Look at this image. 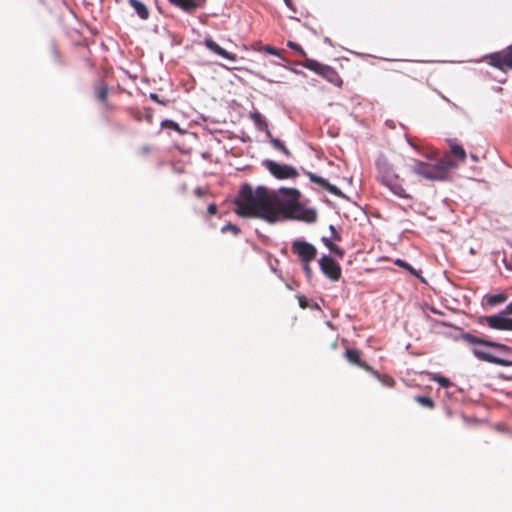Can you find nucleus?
<instances>
[{
  "mask_svg": "<svg viewBox=\"0 0 512 512\" xmlns=\"http://www.w3.org/2000/svg\"><path fill=\"white\" fill-rule=\"evenodd\" d=\"M194 194L197 195L198 197H202L207 194V190L198 187L194 190Z\"/></svg>",
  "mask_w": 512,
  "mask_h": 512,
  "instance_id": "36",
  "label": "nucleus"
},
{
  "mask_svg": "<svg viewBox=\"0 0 512 512\" xmlns=\"http://www.w3.org/2000/svg\"><path fill=\"white\" fill-rule=\"evenodd\" d=\"M470 158H471L474 162H478V161H479V157H478L476 154H474V153H471V154H470Z\"/></svg>",
  "mask_w": 512,
  "mask_h": 512,
  "instance_id": "39",
  "label": "nucleus"
},
{
  "mask_svg": "<svg viewBox=\"0 0 512 512\" xmlns=\"http://www.w3.org/2000/svg\"><path fill=\"white\" fill-rule=\"evenodd\" d=\"M330 230L332 232V238L335 240V241H340L341 240V236L340 234L336 231L335 227L334 226H330Z\"/></svg>",
  "mask_w": 512,
  "mask_h": 512,
  "instance_id": "34",
  "label": "nucleus"
},
{
  "mask_svg": "<svg viewBox=\"0 0 512 512\" xmlns=\"http://www.w3.org/2000/svg\"><path fill=\"white\" fill-rule=\"evenodd\" d=\"M506 267H507L508 269H511V268H512V256L510 257L509 262H506Z\"/></svg>",
  "mask_w": 512,
  "mask_h": 512,
  "instance_id": "40",
  "label": "nucleus"
},
{
  "mask_svg": "<svg viewBox=\"0 0 512 512\" xmlns=\"http://www.w3.org/2000/svg\"><path fill=\"white\" fill-rule=\"evenodd\" d=\"M415 401L429 409H432L435 406L433 399L428 396H416Z\"/></svg>",
  "mask_w": 512,
  "mask_h": 512,
  "instance_id": "25",
  "label": "nucleus"
},
{
  "mask_svg": "<svg viewBox=\"0 0 512 512\" xmlns=\"http://www.w3.org/2000/svg\"><path fill=\"white\" fill-rule=\"evenodd\" d=\"M484 59L489 65L501 71L512 70V45L501 51L486 55Z\"/></svg>",
  "mask_w": 512,
  "mask_h": 512,
  "instance_id": "5",
  "label": "nucleus"
},
{
  "mask_svg": "<svg viewBox=\"0 0 512 512\" xmlns=\"http://www.w3.org/2000/svg\"><path fill=\"white\" fill-rule=\"evenodd\" d=\"M306 174L313 183L320 185L323 189L327 190L331 194L338 196V197L343 196V193L341 192V190L338 187H336L335 185L330 184L326 179H324L320 176H317L316 174H314L312 172H307Z\"/></svg>",
  "mask_w": 512,
  "mask_h": 512,
  "instance_id": "12",
  "label": "nucleus"
},
{
  "mask_svg": "<svg viewBox=\"0 0 512 512\" xmlns=\"http://www.w3.org/2000/svg\"><path fill=\"white\" fill-rule=\"evenodd\" d=\"M503 313H505V315L506 314H512V303H510V304H508L506 306V309H505V311Z\"/></svg>",
  "mask_w": 512,
  "mask_h": 512,
  "instance_id": "38",
  "label": "nucleus"
},
{
  "mask_svg": "<svg viewBox=\"0 0 512 512\" xmlns=\"http://www.w3.org/2000/svg\"><path fill=\"white\" fill-rule=\"evenodd\" d=\"M301 65H302L303 67H305V68H307V69H309V70H311V71H313V72H315V73L319 74V75H321V74H322L323 70H324V69H325V67L327 66V65H324V64H322V63H320V62H318V61H316V60L308 59V58H307V59H305V61H304V62H302V64H301Z\"/></svg>",
  "mask_w": 512,
  "mask_h": 512,
  "instance_id": "19",
  "label": "nucleus"
},
{
  "mask_svg": "<svg viewBox=\"0 0 512 512\" xmlns=\"http://www.w3.org/2000/svg\"><path fill=\"white\" fill-rule=\"evenodd\" d=\"M394 263L401 267V268H404L405 270L409 271L412 275L416 276V277H420V274L418 271H416L409 263H407L406 261L402 260V259H396L394 261Z\"/></svg>",
  "mask_w": 512,
  "mask_h": 512,
  "instance_id": "24",
  "label": "nucleus"
},
{
  "mask_svg": "<svg viewBox=\"0 0 512 512\" xmlns=\"http://www.w3.org/2000/svg\"><path fill=\"white\" fill-rule=\"evenodd\" d=\"M284 1H285L287 6L291 7V0H284Z\"/></svg>",
  "mask_w": 512,
  "mask_h": 512,
  "instance_id": "41",
  "label": "nucleus"
},
{
  "mask_svg": "<svg viewBox=\"0 0 512 512\" xmlns=\"http://www.w3.org/2000/svg\"><path fill=\"white\" fill-rule=\"evenodd\" d=\"M344 357L350 364L364 369L374 377H379V372L361 359V351L353 348H347L345 350Z\"/></svg>",
  "mask_w": 512,
  "mask_h": 512,
  "instance_id": "9",
  "label": "nucleus"
},
{
  "mask_svg": "<svg viewBox=\"0 0 512 512\" xmlns=\"http://www.w3.org/2000/svg\"><path fill=\"white\" fill-rule=\"evenodd\" d=\"M322 241L325 244V246L330 250L331 253L337 255L340 258H342L344 256V251L340 247H338L336 244L331 242L329 239L324 237L322 239Z\"/></svg>",
  "mask_w": 512,
  "mask_h": 512,
  "instance_id": "21",
  "label": "nucleus"
},
{
  "mask_svg": "<svg viewBox=\"0 0 512 512\" xmlns=\"http://www.w3.org/2000/svg\"><path fill=\"white\" fill-rule=\"evenodd\" d=\"M462 339L469 343V344H480L486 347H491L497 349L501 354H503L505 357L495 356L487 351H484L482 349L474 348L473 354L475 357L481 361H485L488 363H492L499 366H512V359L510 356H512V347L507 346L505 344L486 340L484 338H480L477 336H474L470 333H464L462 334Z\"/></svg>",
  "mask_w": 512,
  "mask_h": 512,
  "instance_id": "2",
  "label": "nucleus"
},
{
  "mask_svg": "<svg viewBox=\"0 0 512 512\" xmlns=\"http://www.w3.org/2000/svg\"><path fill=\"white\" fill-rule=\"evenodd\" d=\"M128 3L142 20L149 18V10L143 2L139 0H128Z\"/></svg>",
  "mask_w": 512,
  "mask_h": 512,
  "instance_id": "18",
  "label": "nucleus"
},
{
  "mask_svg": "<svg viewBox=\"0 0 512 512\" xmlns=\"http://www.w3.org/2000/svg\"><path fill=\"white\" fill-rule=\"evenodd\" d=\"M250 117L258 130L265 131L267 137H271V132L268 128V123L261 113L254 112L251 114Z\"/></svg>",
  "mask_w": 512,
  "mask_h": 512,
  "instance_id": "17",
  "label": "nucleus"
},
{
  "mask_svg": "<svg viewBox=\"0 0 512 512\" xmlns=\"http://www.w3.org/2000/svg\"><path fill=\"white\" fill-rule=\"evenodd\" d=\"M108 90H109L108 85L102 80L98 81L94 85V93H95L96 99L99 102H101L102 104H104V106L106 108H108V103H107Z\"/></svg>",
  "mask_w": 512,
  "mask_h": 512,
  "instance_id": "15",
  "label": "nucleus"
},
{
  "mask_svg": "<svg viewBox=\"0 0 512 512\" xmlns=\"http://www.w3.org/2000/svg\"><path fill=\"white\" fill-rule=\"evenodd\" d=\"M451 159L456 161L458 164L463 163L466 160L467 154L462 145L458 144L456 140H449Z\"/></svg>",
  "mask_w": 512,
  "mask_h": 512,
  "instance_id": "14",
  "label": "nucleus"
},
{
  "mask_svg": "<svg viewBox=\"0 0 512 512\" xmlns=\"http://www.w3.org/2000/svg\"><path fill=\"white\" fill-rule=\"evenodd\" d=\"M303 270L306 273L308 278L312 277L313 272H312V269L310 267V262H303Z\"/></svg>",
  "mask_w": 512,
  "mask_h": 512,
  "instance_id": "32",
  "label": "nucleus"
},
{
  "mask_svg": "<svg viewBox=\"0 0 512 512\" xmlns=\"http://www.w3.org/2000/svg\"><path fill=\"white\" fill-rule=\"evenodd\" d=\"M206 1L207 0H168L171 5L187 13H192L199 8H203Z\"/></svg>",
  "mask_w": 512,
  "mask_h": 512,
  "instance_id": "11",
  "label": "nucleus"
},
{
  "mask_svg": "<svg viewBox=\"0 0 512 512\" xmlns=\"http://www.w3.org/2000/svg\"><path fill=\"white\" fill-rule=\"evenodd\" d=\"M207 211L210 215H215L218 211V207L215 203H212L208 206Z\"/></svg>",
  "mask_w": 512,
  "mask_h": 512,
  "instance_id": "33",
  "label": "nucleus"
},
{
  "mask_svg": "<svg viewBox=\"0 0 512 512\" xmlns=\"http://www.w3.org/2000/svg\"><path fill=\"white\" fill-rule=\"evenodd\" d=\"M291 250L302 262H311L317 255V250L312 244L301 240L294 241Z\"/></svg>",
  "mask_w": 512,
  "mask_h": 512,
  "instance_id": "7",
  "label": "nucleus"
},
{
  "mask_svg": "<svg viewBox=\"0 0 512 512\" xmlns=\"http://www.w3.org/2000/svg\"><path fill=\"white\" fill-rule=\"evenodd\" d=\"M383 385L387 387H393L395 384V380L389 375H380L376 377Z\"/></svg>",
  "mask_w": 512,
  "mask_h": 512,
  "instance_id": "28",
  "label": "nucleus"
},
{
  "mask_svg": "<svg viewBox=\"0 0 512 512\" xmlns=\"http://www.w3.org/2000/svg\"><path fill=\"white\" fill-rule=\"evenodd\" d=\"M431 380L437 382L443 388H449L452 385L451 381L448 378L437 374L433 375L431 377Z\"/></svg>",
  "mask_w": 512,
  "mask_h": 512,
  "instance_id": "26",
  "label": "nucleus"
},
{
  "mask_svg": "<svg viewBox=\"0 0 512 512\" xmlns=\"http://www.w3.org/2000/svg\"><path fill=\"white\" fill-rule=\"evenodd\" d=\"M270 139L271 144L273 147L279 151H281L286 157H291V152L287 147L284 145V143L279 140L278 138H274L272 135L271 137H268Z\"/></svg>",
  "mask_w": 512,
  "mask_h": 512,
  "instance_id": "20",
  "label": "nucleus"
},
{
  "mask_svg": "<svg viewBox=\"0 0 512 512\" xmlns=\"http://www.w3.org/2000/svg\"><path fill=\"white\" fill-rule=\"evenodd\" d=\"M151 151L150 147L149 146H144L141 148V152L144 154V155H147L149 154Z\"/></svg>",
  "mask_w": 512,
  "mask_h": 512,
  "instance_id": "37",
  "label": "nucleus"
},
{
  "mask_svg": "<svg viewBox=\"0 0 512 512\" xmlns=\"http://www.w3.org/2000/svg\"><path fill=\"white\" fill-rule=\"evenodd\" d=\"M321 76L326 79L328 82H330L331 84L337 86V87H341L342 84H343V80L342 78L340 77V75L338 74V72L332 68L331 66H326L325 69L323 70Z\"/></svg>",
  "mask_w": 512,
  "mask_h": 512,
  "instance_id": "16",
  "label": "nucleus"
},
{
  "mask_svg": "<svg viewBox=\"0 0 512 512\" xmlns=\"http://www.w3.org/2000/svg\"><path fill=\"white\" fill-rule=\"evenodd\" d=\"M263 165L277 179H289L296 178L298 176V171L290 165H281L269 159L264 160Z\"/></svg>",
  "mask_w": 512,
  "mask_h": 512,
  "instance_id": "6",
  "label": "nucleus"
},
{
  "mask_svg": "<svg viewBox=\"0 0 512 512\" xmlns=\"http://www.w3.org/2000/svg\"><path fill=\"white\" fill-rule=\"evenodd\" d=\"M321 271L326 277L332 281H338L341 278L342 271L338 263H336L330 256L324 255L319 260Z\"/></svg>",
  "mask_w": 512,
  "mask_h": 512,
  "instance_id": "8",
  "label": "nucleus"
},
{
  "mask_svg": "<svg viewBox=\"0 0 512 512\" xmlns=\"http://www.w3.org/2000/svg\"><path fill=\"white\" fill-rule=\"evenodd\" d=\"M205 46L213 53L227 59L230 61H235L237 59V56L233 53H230L223 49L221 46H219L214 40L211 38H206L204 40Z\"/></svg>",
  "mask_w": 512,
  "mask_h": 512,
  "instance_id": "13",
  "label": "nucleus"
},
{
  "mask_svg": "<svg viewBox=\"0 0 512 512\" xmlns=\"http://www.w3.org/2000/svg\"><path fill=\"white\" fill-rule=\"evenodd\" d=\"M263 51H265L268 54L275 55V56L280 55L279 50H277L276 48L269 46V45L264 46Z\"/></svg>",
  "mask_w": 512,
  "mask_h": 512,
  "instance_id": "30",
  "label": "nucleus"
},
{
  "mask_svg": "<svg viewBox=\"0 0 512 512\" xmlns=\"http://www.w3.org/2000/svg\"><path fill=\"white\" fill-rule=\"evenodd\" d=\"M280 193L288 197L282 198L276 191L264 186L253 189L250 184H244L235 199L236 213L241 217L259 218L269 223L282 219L316 220L315 210L305 209L299 203L296 189L282 188Z\"/></svg>",
  "mask_w": 512,
  "mask_h": 512,
  "instance_id": "1",
  "label": "nucleus"
},
{
  "mask_svg": "<svg viewBox=\"0 0 512 512\" xmlns=\"http://www.w3.org/2000/svg\"><path fill=\"white\" fill-rule=\"evenodd\" d=\"M506 300H507V295L504 293H499V294L489 296L486 300V303L489 306H495L497 304L505 302Z\"/></svg>",
  "mask_w": 512,
  "mask_h": 512,
  "instance_id": "22",
  "label": "nucleus"
},
{
  "mask_svg": "<svg viewBox=\"0 0 512 512\" xmlns=\"http://www.w3.org/2000/svg\"><path fill=\"white\" fill-rule=\"evenodd\" d=\"M299 305L301 308L305 309L308 307V301L304 296L299 297Z\"/></svg>",
  "mask_w": 512,
  "mask_h": 512,
  "instance_id": "35",
  "label": "nucleus"
},
{
  "mask_svg": "<svg viewBox=\"0 0 512 512\" xmlns=\"http://www.w3.org/2000/svg\"><path fill=\"white\" fill-rule=\"evenodd\" d=\"M287 46L289 48H291L292 50H294L296 53H298L300 56H302V57H306L307 56V54L304 51V49L298 43L293 42V41H288L287 42Z\"/></svg>",
  "mask_w": 512,
  "mask_h": 512,
  "instance_id": "27",
  "label": "nucleus"
},
{
  "mask_svg": "<svg viewBox=\"0 0 512 512\" xmlns=\"http://www.w3.org/2000/svg\"><path fill=\"white\" fill-rule=\"evenodd\" d=\"M486 324L496 330L512 331V319L507 318L505 313L485 317Z\"/></svg>",
  "mask_w": 512,
  "mask_h": 512,
  "instance_id": "10",
  "label": "nucleus"
},
{
  "mask_svg": "<svg viewBox=\"0 0 512 512\" xmlns=\"http://www.w3.org/2000/svg\"><path fill=\"white\" fill-rule=\"evenodd\" d=\"M376 169L378 182L400 198H411L403 187V179L395 172L393 165L386 158L380 157L377 159Z\"/></svg>",
  "mask_w": 512,
  "mask_h": 512,
  "instance_id": "4",
  "label": "nucleus"
},
{
  "mask_svg": "<svg viewBox=\"0 0 512 512\" xmlns=\"http://www.w3.org/2000/svg\"><path fill=\"white\" fill-rule=\"evenodd\" d=\"M161 127L164 128V129H172V130H175L177 132H179L180 134H183L184 133V130H182L179 126L178 123H176L175 121L173 120H170V119H166V120H163L161 122Z\"/></svg>",
  "mask_w": 512,
  "mask_h": 512,
  "instance_id": "23",
  "label": "nucleus"
},
{
  "mask_svg": "<svg viewBox=\"0 0 512 512\" xmlns=\"http://www.w3.org/2000/svg\"><path fill=\"white\" fill-rule=\"evenodd\" d=\"M458 163L449 155H444L436 163L414 160L413 173L429 181H445L449 178L452 169H456Z\"/></svg>",
  "mask_w": 512,
  "mask_h": 512,
  "instance_id": "3",
  "label": "nucleus"
},
{
  "mask_svg": "<svg viewBox=\"0 0 512 512\" xmlns=\"http://www.w3.org/2000/svg\"><path fill=\"white\" fill-rule=\"evenodd\" d=\"M221 231L223 233L231 231L233 234L237 235L240 232V229L234 224H227L222 227Z\"/></svg>",
  "mask_w": 512,
  "mask_h": 512,
  "instance_id": "29",
  "label": "nucleus"
},
{
  "mask_svg": "<svg viewBox=\"0 0 512 512\" xmlns=\"http://www.w3.org/2000/svg\"><path fill=\"white\" fill-rule=\"evenodd\" d=\"M149 97H150L151 100H153L154 102H156L158 104H161V105H166L167 104V101L160 99L159 95L156 94V93H150Z\"/></svg>",
  "mask_w": 512,
  "mask_h": 512,
  "instance_id": "31",
  "label": "nucleus"
}]
</instances>
